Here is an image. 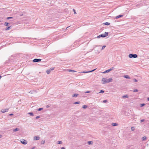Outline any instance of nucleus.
<instances>
[{
  "mask_svg": "<svg viewBox=\"0 0 149 149\" xmlns=\"http://www.w3.org/2000/svg\"><path fill=\"white\" fill-rule=\"evenodd\" d=\"M112 80V78L107 79L105 78H102V84H104L106 83L111 82Z\"/></svg>",
  "mask_w": 149,
  "mask_h": 149,
  "instance_id": "f257e3e1",
  "label": "nucleus"
},
{
  "mask_svg": "<svg viewBox=\"0 0 149 149\" xmlns=\"http://www.w3.org/2000/svg\"><path fill=\"white\" fill-rule=\"evenodd\" d=\"M108 35V33L107 32H105L104 34H101L98 36L97 38H99L100 37L104 38L107 36Z\"/></svg>",
  "mask_w": 149,
  "mask_h": 149,
  "instance_id": "f03ea898",
  "label": "nucleus"
},
{
  "mask_svg": "<svg viewBox=\"0 0 149 149\" xmlns=\"http://www.w3.org/2000/svg\"><path fill=\"white\" fill-rule=\"evenodd\" d=\"M128 56L130 58H136L138 57V55L136 54H129Z\"/></svg>",
  "mask_w": 149,
  "mask_h": 149,
  "instance_id": "7ed1b4c3",
  "label": "nucleus"
},
{
  "mask_svg": "<svg viewBox=\"0 0 149 149\" xmlns=\"http://www.w3.org/2000/svg\"><path fill=\"white\" fill-rule=\"evenodd\" d=\"M20 141L21 143L24 145L26 144L27 143V141L23 139H21Z\"/></svg>",
  "mask_w": 149,
  "mask_h": 149,
  "instance_id": "20e7f679",
  "label": "nucleus"
},
{
  "mask_svg": "<svg viewBox=\"0 0 149 149\" xmlns=\"http://www.w3.org/2000/svg\"><path fill=\"white\" fill-rule=\"evenodd\" d=\"M114 67H112L110 69L106 70L104 72H103V73H108L109 71L113 70L114 69Z\"/></svg>",
  "mask_w": 149,
  "mask_h": 149,
  "instance_id": "39448f33",
  "label": "nucleus"
},
{
  "mask_svg": "<svg viewBox=\"0 0 149 149\" xmlns=\"http://www.w3.org/2000/svg\"><path fill=\"white\" fill-rule=\"evenodd\" d=\"M41 61V59H40L35 58L33 60V62H40Z\"/></svg>",
  "mask_w": 149,
  "mask_h": 149,
  "instance_id": "423d86ee",
  "label": "nucleus"
},
{
  "mask_svg": "<svg viewBox=\"0 0 149 149\" xmlns=\"http://www.w3.org/2000/svg\"><path fill=\"white\" fill-rule=\"evenodd\" d=\"M96 69H94L92 70H91V71H86V72L85 71H83V72H81V73H89V72H93V71H95V70Z\"/></svg>",
  "mask_w": 149,
  "mask_h": 149,
  "instance_id": "0eeeda50",
  "label": "nucleus"
},
{
  "mask_svg": "<svg viewBox=\"0 0 149 149\" xmlns=\"http://www.w3.org/2000/svg\"><path fill=\"white\" fill-rule=\"evenodd\" d=\"M8 109H3L1 110V112L3 113H5V112H7L8 111Z\"/></svg>",
  "mask_w": 149,
  "mask_h": 149,
  "instance_id": "6e6552de",
  "label": "nucleus"
},
{
  "mask_svg": "<svg viewBox=\"0 0 149 149\" xmlns=\"http://www.w3.org/2000/svg\"><path fill=\"white\" fill-rule=\"evenodd\" d=\"M40 139L39 136H35L34 137V140H39Z\"/></svg>",
  "mask_w": 149,
  "mask_h": 149,
  "instance_id": "1a4fd4ad",
  "label": "nucleus"
},
{
  "mask_svg": "<svg viewBox=\"0 0 149 149\" xmlns=\"http://www.w3.org/2000/svg\"><path fill=\"white\" fill-rule=\"evenodd\" d=\"M123 16V15H118V16H116V18L118 19V18H119L122 17Z\"/></svg>",
  "mask_w": 149,
  "mask_h": 149,
  "instance_id": "9d476101",
  "label": "nucleus"
},
{
  "mask_svg": "<svg viewBox=\"0 0 149 149\" xmlns=\"http://www.w3.org/2000/svg\"><path fill=\"white\" fill-rule=\"evenodd\" d=\"M123 77L124 78H126V79H130V77L127 75H124Z\"/></svg>",
  "mask_w": 149,
  "mask_h": 149,
  "instance_id": "9b49d317",
  "label": "nucleus"
},
{
  "mask_svg": "<svg viewBox=\"0 0 149 149\" xmlns=\"http://www.w3.org/2000/svg\"><path fill=\"white\" fill-rule=\"evenodd\" d=\"M79 95L78 94L75 93L74 95H72V97H77L78 95Z\"/></svg>",
  "mask_w": 149,
  "mask_h": 149,
  "instance_id": "f8f14e48",
  "label": "nucleus"
},
{
  "mask_svg": "<svg viewBox=\"0 0 149 149\" xmlns=\"http://www.w3.org/2000/svg\"><path fill=\"white\" fill-rule=\"evenodd\" d=\"M123 98H127L128 97V96L127 95H125L122 96Z\"/></svg>",
  "mask_w": 149,
  "mask_h": 149,
  "instance_id": "ddd939ff",
  "label": "nucleus"
},
{
  "mask_svg": "<svg viewBox=\"0 0 149 149\" xmlns=\"http://www.w3.org/2000/svg\"><path fill=\"white\" fill-rule=\"evenodd\" d=\"M19 130V128H16L15 129H13V131L14 132H16V131H18Z\"/></svg>",
  "mask_w": 149,
  "mask_h": 149,
  "instance_id": "4468645a",
  "label": "nucleus"
},
{
  "mask_svg": "<svg viewBox=\"0 0 149 149\" xmlns=\"http://www.w3.org/2000/svg\"><path fill=\"white\" fill-rule=\"evenodd\" d=\"M142 141H145L146 139V136H143L142 137Z\"/></svg>",
  "mask_w": 149,
  "mask_h": 149,
  "instance_id": "2eb2a0df",
  "label": "nucleus"
},
{
  "mask_svg": "<svg viewBox=\"0 0 149 149\" xmlns=\"http://www.w3.org/2000/svg\"><path fill=\"white\" fill-rule=\"evenodd\" d=\"M11 27V26H8V27H7L5 29V31H7V30H9L10 29V27Z\"/></svg>",
  "mask_w": 149,
  "mask_h": 149,
  "instance_id": "dca6fc26",
  "label": "nucleus"
},
{
  "mask_svg": "<svg viewBox=\"0 0 149 149\" xmlns=\"http://www.w3.org/2000/svg\"><path fill=\"white\" fill-rule=\"evenodd\" d=\"M112 126H116L118 124H117V123H112Z\"/></svg>",
  "mask_w": 149,
  "mask_h": 149,
  "instance_id": "f3484780",
  "label": "nucleus"
},
{
  "mask_svg": "<svg viewBox=\"0 0 149 149\" xmlns=\"http://www.w3.org/2000/svg\"><path fill=\"white\" fill-rule=\"evenodd\" d=\"M145 105H146V104L144 103L141 104H140V107H143Z\"/></svg>",
  "mask_w": 149,
  "mask_h": 149,
  "instance_id": "a211bd4d",
  "label": "nucleus"
},
{
  "mask_svg": "<svg viewBox=\"0 0 149 149\" xmlns=\"http://www.w3.org/2000/svg\"><path fill=\"white\" fill-rule=\"evenodd\" d=\"M28 114H30L31 116H33V112H29L28 113Z\"/></svg>",
  "mask_w": 149,
  "mask_h": 149,
  "instance_id": "6ab92c4d",
  "label": "nucleus"
},
{
  "mask_svg": "<svg viewBox=\"0 0 149 149\" xmlns=\"http://www.w3.org/2000/svg\"><path fill=\"white\" fill-rule=\"evenodd\" d=\"M88 143L89 145H91L93 143V142L92 141H89L88 142Z\"/></svg>",
  "mask_w": 149,
  "mask_h": 149,
  "instance_id": "aec40b11",
  "label": "nucleus"
},
{
  "mask_svg": "<svg viewBox=\"0 0 149 149\" xmlns=\"http://www.w3.org/2000/svg\"><path fill=\"white\" fill-rule=\"evenodd\" d=\"M51 70H47V73L48 74H49Z\"/></svg>",
  "mask_w": 149,
  "mask_h": 149,
  "instance_id": "412c9836",
  "label": "nucleus"
},
{
  "mask_svg": "<svg viewBox=\"0 0 149 149\" xmlns=\"http://www.w3.org/2000/svg\"><path fill=\"white\" fill-rule=\"evenodd\" d=\"M110 23L108 22H106L104 23V24L106 25H109L110 24Z\"/></svg>",
  "mask_w": 149,
  "mask_h": 149,
  "instance_id": "4be33fe9",
  "label": "nucleus"
},
{
  "mask_svg": "<svg viewBox=\"0 0 149 149\" xmlns=\"http://www.w3.org/2000/svg\"><path fill=\"white\" fill-rule=\"evenodd\" d=\"M87 106L86 105H84L83 106L82 108L83 109H86L87 107Z\"/></svg>",
  "mask_w": 149,
  "mask_h": 149,
  "instance_id": "5701e85b",
  "label": "nucleus"
},
{
  "mask_svg": "<svg viewBox=\"0 0 149 149\" xmlns=\"http://www.w3.org/2000/svg\"><path fill=\"white\" fill-rule=\"evenodd\" d=\"M13 18V17H7V19H12Z\"/></svg>",
  "mask_w": 149,
  "mask_h": 149,
  "instance_id": "b1692460",
  "label": "nucleus"
},
{
  "mask_svg": "<svg viewBox=\"0 0 149 149\" xmlns=\"http://www.w3.org/2000/svg\"><path fill=\"white\" fill-rule=\"evenodd\" d=\"M69 72H76V71L74 70H69Z\"/></svg>",
  "mask_w": 149,
  "mask_h": 149,
  "instance_id": "393cba45",
  "label": "nucleus"
},
{
  "mask_svg": "<svg viewBox=\"0 0 149 149\" xmlns=\"http://www.w3.org/2000/svg\"><path fill=\"white\" fill-rule=\"evenodd\" d=\"M57 142L58 143V144H61L62 143V142L61 141H58Z\"/></svg>",
  "mask_w": 149,
  "mask_h": 149,
  "instance_id": "a878e982",
  "label": "nucleus"
},
{
  "mask_svg": "<svg viewBox=\"0 0 149 149\" xmlns=\"http://www.w3.org/2000/svg\"><path fill=\"white\" fill-rule=\"evenodd\" d=\"M9 24V23H8V22H6L5 23H4V25L6 26H7L8 24Z\"/></svg>",
  "mask_w": 149,
  "mask_h": 149,
  "instance_id": "bb28decb",
  "label": "nucleus"
},
{
  "mask_svg": "<svg viewBox=\"0 0 149 149\" xmlns=\"http://www.w3.org/2000/svg\"><path fill=\"white\" fill-rule=\"evenodd\" d=\"M106 47V46L105 45H104V46H103L102 48V49H101V50L103 49Z\"/></svg>",
  "mask_w": 149,
  "mask_h": 149,
  "instance_id": "cd10ccee",
  "label": "nucleus"
},
{
  "mask_svg": "<svg viewBox=\"0 0 149 149\" xmlns=\"http://www.w3.org/2000/svg\"><path fill=\"white\" fill-rule=\"evenodd\" d=\"M79 103H80V102H74V104H79Z\"/></svg>",
  "mask_w": 149,
  "mask_h": 149,
  "instance_id": "c85d7f7f",
  "label": "nucleus"
},
{
  "mask_svg": "<svg viewBox=\"0 0 149 149\" xmlns=\"http://www.w3.org/2000/svg\"><path fill=\"white\" fill-rule=\"evenodd\" d=\"M42 108H39L37 110L39 111H40L43 109Z\"/></svg>",
  "mask_w": 149,
  "mask_h": 149,
  "instance_id": "c756f323",
  "label": "nucleus"
},
{
  "mask_svg": "<svg viewBox=\"0 0 149 149\" xmlns=\"http://www.w3.org/2000/svg\"><path fill=\"white\" fill-rule=\"evenodd\" d=\"M45 142V141H42L41 142V143L42 144H44Z\"/></svg>",
  "mask_w": 149,
  "mask_h": 149,
  "instance_id": "7c9ffc66",
  "label": "nucleus"
},
{
  "mask_svg": "<svg viewBox=\"0 0 149 149\" xmlns=\"http://www.w3.org/2000/svg\"><path fill=\"white\" fill-rule=\"evenodd\" d=\"M138 91V90L137 89H134L133 91V92H137Z\"/></svg>",
  "mask_w": 149,
  "mask_h": 149,
  "instance_id": "2f4dec72",
  "label": "nucleus"
},
{
  "mask_svg": "<svg viewBox=\"0 0 149 149\" xmlns=\"http://www.w3.org/2000/svg\"><path fill=\"white\" fill-rule=\"evenodd\" d=\"M133 80H134V82H137L138 81L136 79H134Z\"/></svg>",
  "mask_w": 149,
  "mask_h": 149,
  "instance_id": "473e14b6",
  "label": "nucleus"
},
{
  "mask_svg": "<svg viewBox=\"0 0 149 149\" xmlns=\"http://www.w3.org/2000/svg\"><path fill=\"white\" fill-rule=\"evenodd\" d=\"M104 91L102 90H101L100 91V93H104Z\"/></svg>",
  "mask_w": 149,
  "mask_h": 149,
  "instance_id": "72a5a7b5",
  "label": "nucleus"
},
{
  "mask_svg": "<svg viewBox=\"0 0 149 149\" xmlns=\"http://www.w3.org/2000/svg\"><path fill=\"white\" fill-rule=\"evenodd\" d=\"M135 129L134 127H131V130L132 131H134Z\"/></svg>",
  "mask_w": 149,
  "mask_h": 149,
  "instance_id": "f704fd0d",
  "label": "nucleus"
},
{
  "mask_svg": "<svg viewBox=\"0 0 149 149\" xmlns=\"http://www.w3.org/2000/svg\"><path fill=\"white\" fill-rule=\"evenodd\" d=\"M145 120L144 119H142V120H140V122L141 123H142L143 122V121H144Z\"/></svg>",
  "mask_w": 149,
  "mask_h": 149,
  "instance_id": "c9c22d12",
  "label": "nucleus"
},
{
  "mask_svg": "<svg viewBox=\"0 0 149 149\" xmlns=\"http://www.w3.org/2000/svg\"><path fill=\"white\" fill-rule=\"evenodd\" d=\"M73 11L74 12V14H76V12L75 10L74 9H73Z\"/></svg>",
  "mask_w": 149,
  "mask_h": 149,
  "instance_id": "e433bc0d",
  "label": "nucleus"
},
{
  "mask_svg": "<svg viewBox=\"0 0 149 149\" xmlns=\"http://www.w3.org/2000/svg\"><path fill=\"white\" fill-rule=\"evenodd\" d=\"M91 92L90 91H86L85 92V93H90Z\"/></svg>",
  "mask_w": 149,
  "mask_h": 149,
  "instance_id": "4c0bfd02",
  "label": "nucleus"
},
{
  "mask_svg": "<svg viewBox=\"0 0 149 149\" xmlns=\"http://www.w3.org/2000/svg\"><path fill=\"white\" fill-rule=\"evenodd\" d=\"M40 118V116H37L36 117V119H38V118Z\"/></svg>",
  "mask_w": 149,
  "mask_h": 149,
  "instance_id": "58836bf2",
  "label": "nucleus"
},
{
  "mask_svg": "<svg viewBox=\"0 0 149 149\" xmlns=\"http://www.w3.org/2000/svg\"><path fill=\"white\" fill-rule=\"evenodd\" d=\"M54 68H51L50 69V70H54Z\"/></svg>",
  "mask_w": 149,
  "mask_h": 149,
  "instance_id": "ea45409f",
  "label": "nucleus"
},
{
  "mask_svg": "<svg viewBox=\"0 0 149 149\" xmlns=\"http://www.w3.org/2000/svg\"><path fill=\"white\" fill-rule=\"evenodd\" d=\"M107 102V100H105L103 101V102L104 103H106Z\"/></svg>",
  "mask_w": 149,
  "mask_h": 149,
  "instance_id": "a19ab883",
  "label": "nucleus"
},
{
  "mask_svg": "<svg viewBox=\"0 0 149 149\" xmlns=\"http://www.w3.org/2000/svg\"><path fill=\"white\" fill-rule=\"evenodd\" d=\"M13 115V113H11V114H10L9 115L10 116H12Z\"/></svg>",
  "mask_w": 149,
  "mask_h": 149,
  "instance_id": "79ce46f5",
  "label": "nucleus"
},
{
  "mask_svg": "<svg viewBox=\"0 0 149 149\" xmlns=\"http://www.w3.org/2000/svg\"><path fill=\"white\" fill-rule=\"evenodd\" d=\"M49 107V106L48 105L46 106V107L47 108H48Z\"/></svg>",
  "mask_w": 149,
  "mask_h": 149,
  "instance_id": "37998d69",
  "label": "nucleus"
},
{
  "mask_svg": "<svg viewBox=\"0 0 149 149\" xmlns=\"http://www.w3.org/2000/svg\"><path fill=\"white\" fill-rule=\"evenodd\" d=\"M61 149H65V148L63 147L61 148Z\"/></svg>",
  "mask_w": 149,
  "mask_h": 149,
  "instance_id": "c03bdc74",
  "label": "nucleus"
},
{
  "mask_svg": "<svg viewBox=\"0 0 149 149\" xmlns=\"http://www.w3.org/2000/svg\"><path fill=\"white\" fill-rule=\"evenodd\" d=\"M147 100L148 101H149V97L147 98Z\"/></svg>",
  "mask_w": 149,
  "mask_h": 149,
  "instance_id": "a18cd8bd",
  "label": "nucleus"
},
{
  "mask_svg": "<svg viewBox=\"0 0 149 149\" xmlns=\"http://www.w3.org/2000/svg\"><path fill=\"white\" fill-rule=\"evenodd\" d=\"M30 93H33V91H30Z\"/></svg>",
  "mask_w": 149,
  "mask_h": 149,
  "instance_id": "49530a36",
  "label": "nucleus"
},
{
  "mask_svg": "<svg viewBox=\"0 0 149 149\" xmlns=\"http://www.w3.org/2000/svg\"><path fill=\"white\" fill-rule=\"evenodd\" d=\"M2 136V135H0V138H1Z\"/></svg>",
  "mask_w": 149,
  "mask_h": 149,
  "instance_id": "de8ad7c7",
  "label": "nucleus"
},
{
  "mask_svg": "<svg viewBox=\"0 0 149 149\" xmlns=\"http://www.w3.org/2000/svg\"><path fill=\"white\" fill-rule=\"evenodd\" d=\"M34 148H35V147H33L31 149H34Z\"/></svg>",
  "mask_w": 149,
  "mask_h": 149,
  "instance_id": "09e8293b",
  "label": "nucleus"
},
{
  "mask_svg": "<svg viewBox=\"0 0 149 149\" xmlns=\"http://www.w3.org/2000/svg\"><path fill=\"white\" fill-rule=\"evenodd\" d=\"M2 77L1 76H0V79Z\"/></svg>",
  "mask_w": 149,
  "mask_h": 149,
  "instance_id": "8fccbe9b",
  "label": "nucleus"
},
{
  "mask_svg": "<svg viewBox=\"0 0 149 149\" xmlns=\"http://www.w3.org/2000/svg\"><path fill=\"white\" fill-rule=\"evenodd\" d=\"M69 26H68V27H67V29L69 27Z\"/></svg>",
  "mask_w": 149,
  "mask_h": 149,
  "instance_id": "3c124183",
  "label": "nucleus"
},
{
  "mask_svg": "<svg viewBox=\"0 0 149 149\" xmlns=\"http://www.w3.org/2000/svg\"><path fill=\"white\" fill-rule=\"evenodd\" d=\"M1 22V20H0V22Z\"/></svg>",
  "mask_w": 149,
  "mask_h": 149,
  "instance_id": "603ef678",
  "label": "nucleus"
}]
</instances>
